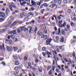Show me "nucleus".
I'll return each instance as SVG.
<instances>
[{"instance_id":"nucleus-1","label":"nucleus","mask_w":76,"mask_h":76,"mask_svg":"<svg viewBox=\"0 0 76 76\" xmlns=\"http://www.w3.org/2000/svg\"><path fill=\"white\" fill-rule=\"evenodd\" d=\"M13 16H11L9 18V19H10L9 20V23L10 24H8V25H7V26H6L5 27H7L8 26H9L11 23H12V22H13Z\"/></svg>"},{"instance_id":"nucleus-2","label":"nucleus","mask_w":76,"mask_h":76,"mask_svg":"<svg viewBox=\"0 0 76 76\" xmlns=\"http://www.w3.org/2000/svg\"><path fill=\"white\" fill-rule=\"evenodd\" d=\"M12 3L13 4L11 5H10L9 6V7H10V9L11 10V11H13V10H12V7L15 9L16 8V6H15V4L13 3V2H12Z\"/></svg>"},{"instance_id":"nucleus-3","label":"nucleus","mask_w":76,"mask_h":76,"mask_svg":"<svg viewBox=\"0 0 76 76\" xmlns=\"http://www.w3.org/2000/svg\"><path fill=\"white\" fill-rule=\"evenodd\" d=\"M51 41H52V39H47L46 41L47 45H50V42H51Z\"/></svg>"},{"instance_id":"nucleus-4","label":"nucleus","mask_w":76,"mask_h":76,"mask_svg":"<svg viewBox=\"0 0 76 76\" xmlns=\"http://www.w3.org/2000/svg\"><path fill=\"white\" fill-rule=\"evenodd\" d=\"M53 56H54V57L55 58L56 62H57V61H58V58H57L56 59V56H57V52H56L55 51V52L53 53Z\"/></svg>"},{"instance_id":"nucleus-5","label":"nucleus","mask_w":76,"mask_h":76,"mask_svg":"<svg viewBox=\"0 0 76 76\" xmlns=\"http://www.w3.org/2000/svg\"><path fill=\"white\" fill-rule=\"evenodd\" d=\"M41 3L40 2H35V4L34 5V7H37V6H39Z\"/></svg>"},{"instance_id":"nucleus-6","label":"nucleus","mask_w":76,"mask_h":76,"mask_svg":"<svg viewBox=\"0 0 76 76\" xmlns=\"http://www.w3.org/2000/svg\"><path fill=\"white\" fill-rule=\"evenodd\" d=\"M48 7V4L46 3H45L44 4H43L41 5L40 6V7L41 9H42L43 7Z\"/></svg>"},{"instance_id":"nucleus-7","label":"nucleus","mask_w":76,"mask_h":76,"mask_svg":"<svg viewBox=\"0 0 76 76\" xmlns=\"http://www.w3.org/2000/svg\"><path fill=\"white\" fill-rule=\"evenodd\" d=\"M0 17H2L4 18H5V13L3 12H0Z\"/></svg>"},{"instance_id":"nucleus-8","label":"nucleus","mask_w":76,"mask_h":76,"mask_svg":"<svg viewBox=\"0 0 76 76\" xmlns=\"http://www.w3.org/2000/svg\"><path fill=\"white\" fill-rule=\"evenodd\" d=\"M18 23V21H16L13 23L12 24L11 26V27H12V26H13L14 25H16Z\"/></svg>"},{"instance_id":"nucleus-9","label":"nucleus","mask_w":76,"mask_h":76,"mask_svg":"<svg viewBox=\"0 0 76 76\" xmlns=\"http://www.w3.org/2000/svg\"><path fill=\"white\" fill-rule=\"evenodd\" d=\"M32 27H31L30 26H28V28H27V31H28V29H29V33H31L32 31Z\"/></svg>"},{"instance_id":"nucleus-10","label":"nucleus","mask_w":76,"mask_h":76,"mask_svg":"<svg viewBox=\"0 0 76 76\" xmlns=\"http://www.w3.org/2000/svg\"><path fill=\"white\" fill-rule=\"evenodd\" d=\"M57 5L56 4H52L50 6V7L51 8H53V7L57 8Z\"/></svg>"},{"instance_id":"nucleus-11","label":"nucleus","mask_w":76,"mask_h":76,"mask_svg":"<svg viewBox=\"0 0 76 76\" xmlns=\"http://www.w3.org/2000/svg\"><path fill=\"white\" fill-rule=\"evenodd\" d=\"M66 22H64L63 24L61 25V28H64L66 26Z\"/></svg>"},{"instance_id":"nucleus-12","label":"nucleus","mask_w":76,"mask_h":76,"mask_svg":"<svg viewBox=\"0 0 76 76\" xmlns=\"http://www.w3.org/2000/svg\"><path fill=\"white\" fill-rule=\"evenodd\" d=\"M61 32V31H60V28H59L58 29V31L56 32V34L57 35H59L60 33Z\"/></svg>"},{"instance_id":"nucleus-13","label":"nucleus","mask_w":76,"mask_h":76,"mask_svg":"<svg viewBox=\"0 0 76 76\" xmlns=\"http://www.w3.org/2000/svg\"><path fill=\"white\" fill-rule=\"evenodd\" d=\"M67 12L68 13H69V14H71L72 12V10H71V9H69L67 10Z\"/></svg>"},{"instance_id":"nucleus-14","label":"nucleus","mask_w":76,"mask_h":76,"mask_svg":"<svg viewBox=\"0 0 76 76\" xmlns=\"http://www.w3.org/2000/svg\"><path fill=\"white\" fill-rule=\"evenodd\" d=\"M7 29L6 28H4V29H2V30H0V32H4L5 31H6Z\"/></svg>"},{"instance_id":"nucleus-15","label":"nucleus","mask_w":76,"mask_h":76,"mask_svg":"<svg viewBox=\"0 0 76 76\" xmlns=\"http://www.w3.org/2000/svg\"><path fill=\"white\" fill-rule=\"evenodd\" d=\"M61 32L62 34H63V35H64V34H65V31L64 29H62L61 31Z\"/></svg>"},{"instance_id":"nucleus-16","label":"nucleus","mask_w":76,"mask_h":76,"mask_svg":"<svg viewBox=\"0 0 76 76\" xmlns=\"http://www.w3.org/2000/svg\"><path fill=\"white\" fill-rule=\"evenodd\" d=\"M9 9L8 8H7L6 11L5 12V13L6 15H8L9 13Z\"/></svg>"},{"instance_id":"nucleus-17","label":"nucleus","mask_w":76,"mask_h":76,"mask_svg":"<svg viewBox=\"0 0 76 76\" xmlns=\"http://www.w3.org/2000/svg\"><path fill=\"white\" fill-rule=\"evenodd\" d=\"M25 26H23L20 27V29L22 31H23V30L24 29H26V28H25Z\"/></svg>"},{"instance_id":"nucleus-18","label":"nucleus","mask_w":76,"mask_h":76,"mask_svg":"<svg viewBox=\"0 0 76 76\" xmlns=\"http://www.w3.org/2000/svg\"><path fill=\"white\" fill-rule=\"evenodd\" d=\"M26 4V3L25 1L23 2L22 3H20V4L21 6H23V5H25V4Z\"/></svg>"},{"instance_id":"nucleus-19","label":"nucleus","mask_w":76,"mask_h":76,"mask_svg":"<svg viewBox=\"0 0 76 76\" xmlns=\"http://www.w3.org/2000/svg\"><path fill=\"white\" fill-rule=\"evenodd\" d=\"M7 49L8 51H11V48L9 46H7Z\"/></svg>"},{"instance_id":"nucleus-20","label":"nucleus","mask_w":76,"mask_h":76,"mask_svg":"<svg viewBox=\"0 0 76 76\" xmlns=\"http://www.w3.org/2000/svg\"><path fill=\"white\" fill-rule=\"evenodd\" d=\"M56 39L57 40V42H59V37L57 36L56 37Z\"/></svg>"},{"instance_id":"nucleus-21","label":"nucleus","mask_w":76,"mask_h":76,"mask_svg":"<svg viewBox=\"0 0 76 76\" xmlns=\"http://www.w3.org/2000/svg\"><path fill=\"white\" fill-rule=\"evenodd\" d=\"M61 42H64V38L63 37H61Z\"/></svg>"},{"instance_id":"nucleus-22","label":"nucleus","mask_w":76,"mask_h":76,"mask_svg":"<svg viewBox=\"0 0 76 76\" xmlns=\"http://www.w3.org/2000/svg\"><path fill=\"white\" fill-rule=\"evenodd\" d=\"M13 58H15V59H16V60H18V55L14 56Z\"/></svg>"},{"instance_id":"nucleus-23","label":"nucleus","mask_w":76,"mask_h":76,"mask_svg":"<svg viewBox=\"0 0 76 76\" xmlns=\"http://www.w3.org/2000/svg\"><path fill=\"white\" fill-rule=\"evenodd\" d=\"M31 3L32 4L35 6V1H33V0H31Z\"/></svg>"},{"instance_id":"nucleus-24","label":"nucleus","mask_w":76,"mask_h":76,"mask_svg":"<svg viewBox=\"0 0 76 76\" xmlns=\"http://www.w3.org/2000/svg\"><path fill=\"white\" fill-rule=\"evenodd\" d=\"M64 59L65 61V62H66V63H67V62H69V60H67V58H65Z\"/></svg>"},{"instance_id":"nucleus-25","label":"nucleus","mask_w":76,"mask_h":76,"mask_svg":"<svg viewBox=\"0 0 76 76\" xmlns=\"http://www.w3.org/2000/svg\"><path fill=\"white\" fill-rule=\"evenodd\" d=\"M17 31L18 34H19V33L20 32V29L18 28L17 29Z\"/></svg>"},{"instance_id":"nucleus-26","label":"nucleus","mask_w":76,"mask_h":76,"mask_svg":"<svg viewBox=\"0 0 76 76\" xmlns=\"http://www.w3.org/2000/svg\"><path fill=\"white\" fill-rule=\"evenodd\" d=\"M70 24H68L66 25V28L68 29H69L70 28Z\"/></svg>"},{"instance_id":"nucleus-27","label":"nucleus","mask_w":76,"mask_h":76,"mask_svg":"<svg viewBox=\"0 0 76 76\" xmlns=\"http://www.w3.org/2000/svg\"><path fill=\"white\" fill-rule=\"evenodd\" d=\"M9 44H12L13 43V42H12V40H9Z\"/></svg>"},{"instance_id":"nucleus-28","label":"nucleus","mask_w":76,"mask_h":76,"mask_svg":"<svg viewBox=\"0 0 76 76\" xmlns=\"http://www.w3.org/2000/svg\"><path fill=\"white\" fill-rule=\"evenodd\" d=\"M34 10V8L31 7V8L29 9V11H30V12H31L32 11V10Z\"/></svg>"},{"instance_id":"nucleus-29","label":"nucleus","mask_w":76,"mask_h":76,"mask_svg":"<svg viewBox=\"0 0 76 76\" xmlns=\"http://www.w3.org/2000/svg\"><path fill=\"white\" fill-rule=\"evenodd\" d=\"M12 34H13V35L16 34V30H14L13 31H12Z\"/></svg>"},{"instance_id":"nucleus-30","label":"nucleus","mask_w":76,"mask_h":76,"mask_svg":"<svg viewBox=\"0 0 76 76\" xmlns=\"http://www.w3.org/2000/svg\"><path fill=\"white\" fill-rule=\"evenodd\" d=\"M38 70L40 72H42V69L39 68L38 69Z\"/></svg>"},{"instance_id":"nucleus-31","label":"nucleus","mask_w":76,"mask_h":76,"mask_svg":"<svg viewBox=\"0 0 76 76\" xmlns=\"http://www.w3.org/2000/svg\"><path fill=\"white\" fill-rule=\"evenodd\" d=\"M28 15H31V16H33V15H34V13L30 12L28 14Z\"/></svg>"},{"instance_id":"nucleus-32","label":"nucleus","mask_w":76,"mask_h":76,"mask_svg":"<svg viewBox=\"0 0 76 76\" xmlns=\"http://www.w3.org/2000/svg\"><path fill=\"white\" fill-rule=\"evenodd\" d=\"M15 65H19V62L18 61H16L15 62Z\"/></svg>"},{"instance_id":"nucleus-33","label":"nucleus","mask_w":76,"mask_h":76,"mask_svg":"<svg viewBox=\"0 0 76 76\" xmlns=\"http://www.w3.org/2000/svg\"><path fill=\"white\" fill-rule=\"evenodd\" d=\"M8 34H12V31L11 30H9L8 31Z\"/></svg>"},{"instance_id":"nucleus-34","label":"nucleus","mask_w":76,"mask_h":76,"mask_svg":"<svg viewBox=\"0 0 76 76\" xmlns=\"http://www.w3.org/2000/svg\"><path fill=\"white\" fill-rule=\"evenodd\" d=\"M63 3L65 4L67 3V0H64L63 1Z\"/></svg>"},{"instance_id":"nucleus-35","label":"nucleus","mask_w":76,"mask_h":76,"mask_svg":"<svg viewBox=\"0 0 76 76\" xmlns=\"http://www.w3.org/2000/svg\"><path fill=\"white\" fill-rule=\"evenodd\" d=\"M58 23L60 24V25H61L62 23H63V21L62 20H60V21H58Z\"/></svg>"},{"instance_id":"nucleus-36","label":"nucleus","mask_w":76,"mask_h":76,"mask_svg":"<svg viewBox=\"0 0 76 76\" xmlns=\"http://www.w3.org/2000/svg\"><path fill=\"white\" fill-rule=\"evenodd\" d=\"M37 34H38V35H42V32L39 31L38 32Z\"/></svg>"},{"instance_id":"nucleus-37","label":"nucleus","mask_w":76,"mask_h":76,"mask_svg":"<svg viewBox=\"0 0 76 76\" xmlns=\"http://www.w3.org/2000/svg\"><path fill=\"white\" fill-rule=\"evenodd\" d=\"M13 48H14V50H16V51H17V50H18V48H17L16 47H13Z\"/></svg>"},{"instance_id":"nucleus-38","label":"nucleus","mask_w":76,"mask_h":76,"mask_svg":"<svg viewBox=\"0 0 76 76\" xmlns=\"http://www.w3.org/2000/svg\"><path fill=\"white\" fill-rule=\"evenodd\" d=\"M15 36L14 35H11V38L12 39H15Z\"/></svg>"},{"instance_id":"nucleus-39","label":"nucleus","mask_w":76,"mask_h":76,"mask_svg":"<svg viewBox=\"0 0 76 76\" xmlns=\"http://www.w3.org/2000/svg\"><path fill=\"white\" fill-rule=\"evenodd\" d=\"M42 50L43 51H45V50H46V48L45 47H43L42 48Z\"/></svg>"},{"instance_id":"nucleus-40","label":"nucleus","mask_w":76,"mask_h":76,"mask_svg":"<svg viewBox=\"0 0 76 76\" xmlns=\"http://www.w3.org/2000/svg\"><path fill=\"white\" fill-rule=\"evenodd\" d=\"M58 3L59 4H60L61 3V0H58Z\"/></svg>"},{"instance_id":"nucleus-41","label":"nucleus","mask_w":76,"mask_h":76,"mask_svg":"<svg viewBox=\"0 0 76 76\" xmlns=\"http://www.w3.org/2000/svg\"><path fill=\"white\" fill-rule=\"evenodd\" d=\"M47 54H48V55H49V54H50V55H52V54H51V53L50 52H49L48 51H47Z\"/></svg>"},{"instance_id":"nucleus-42","label":"nucleus","mask_w":76,"mask_h":76,"mask_svg":"<svg viewBox=\"0 0 76 76\" xmlns=\"http://www.w3.org/2000/svg\"><path fill=\"white\" fill-rule=\"evenodd\" d=\"M23 16V14L22 13L21 14L20 16V18H22Z\"/></svg>"},{"instance_id":"nucleus-43","label":"nucleus","mask_w":76,"mask_h":76,"mask_svg":"<svg viewBox=\"0 0 76 76\" xmlns=\"http://www.w3.org/2000/svg\"><path fill=\"white\" fill-rule=\"evenodd\" d=\"M43 38H44L45 39H46L47 38V35H45Z\"/></svg>"},{"instance_id":"nucleus-44","label":"nucleus","mask_w":76,"mask_h":76,"mask_svg":"<svg viewBox=\"0 0 76 76\" xmlns=\"http://www.w3.org/2000/svg\"><path fill=\"white\" fill-rule=\"evenodd\" d=\"M47 33V30H45L44 31V33L45 34H46Z\"/></svg>"},{"instance_id":"nucleus-45","label":"nucleus","mask_w":76,"mask_h":76,"mask_svg":"<svg viewBox=\"0 0 76 76\" xmlns=\"http://www.w3.org/2000/svg\"><path fill=\"white\" fill-rule=\"evenodd\" d=\"M66 20L67 22H70V20L68 18L66 19Z\"/></svg>"},{"instance_id":"nucleus-46","label":"nucleus","mask_w":76,"mask_h":76,"mask_svg":"<svg viewBox=\"0 0 76 76\" xmlns=\"http://www.w3.org/2000/svg\"><path fill=\"white\" fill-rule=\"evenodd\" d=\"M38 22H42V20L41 19H39L38 20Z\"/></svg>"},{"instance_id":"nucleus-47","label":"nucleus","mask_w":76,"mask_h":76,"mask_svg":"<svg viewBox=\"0 0 76 76\" xmlns=\"http://www.w3.org/2000/svg\"><path fill=\"white\" fill-rule=\"evenodd\" d=\"M49 75H51L52 74V71L51 70H50L49 72Z\"/></svg>"},{"instance_id":"nucleus-48","label":"nucleus","mask_w":76,"mask_h":76,"mask_svg":"<svg viewBox=\"0 0 76 76\" xmlns=\"http://www.w3.org/2000/svg\"><path fill=\"white\" fill-rule=\"evenodd\" d=\"M14 40L15 42H17L18 41V39L17 38H15L14 39Z\"/></svg>"},{"instance_id":"nucleus-49","label":"nucleus","mask_w":76,"mask_h":76,"mask_svg":"<svg viewBox=\"0 0 76 76\" xmlns=\"http://www.w3.org/2000/svg\"><path fill=\"white\" fill-rule=\"evenodd\" d=\"M71 25L72 26H74V23L72 22H71Z\"/></svg>"},{"instance_id":"nucleus-50","label":"nucleus","mask_w":76,"mask_h":76,"mask_svg":"<svg viewBox=\"0 0 76 76\" xmlns=\"http://www.w3.org/2000/svg\"><path fill=\"white\" fill-rule=\"evenodd\" d=\"M51 66H49L47 68V70H50V69H51Z\"/></svg>"},{"instance_id":"nucleus-51","label":"nucleus","mask_w":76,"mask_h":76,"mask_svg":"<svg viewBox=\"0 0 76 76\" xmlns=\"http://www.w3.org/2000/svg\"><path fill=\"white\" fill-rule=\"evenodd\" d=\"M57 18L59 20H60V19H61V17H60V16H58Z\"/></svg>"},{"instance_id":"nucleus-52","label":"nucleus","mask_w":76,"mask_h":76,"mask_svg":"<svg viewBox=\"0 0 76 76\" xmlns=\"http://www.w3.org/2000/svg\"><path fill=\"white\" fill-rule=\"evenodd\" d=\"M35 61L36 63H38V61H39V60H38V59L36 58V60Z\"/></svg>"},{"instance_id":"nucleus-53","label":"nucleus","mask_w":76,"mask_h":76,"mask_svg":"<svg viewBox=\"0 0 76 76\" xmlns=\"http://www.w3.org/2000/svg\"><path fill=\"white\" fill-rule=\"evenodd\" d=\"M24 60L25 61H26V60H28V58H27V57H24Z\"/></svg>"},{"instance_id":"nucleus-54","label":"nucleus","mask_w":76,"mask_h":76,"mask_svg":"<svg viewBox=\"0 0 76 76\" xmlns=\"http://www.w3.org/2000/svg\"><path fill=\"white\" fill-rule=\"evenodd\" d=\"M54 29H55V31H57V27H56V26L55 27V28H54Z\"/></svg>"},{"instance_id":"nucleus-55","label":"nucleus","mask_w":76,"mask_h":76,"mask_svg":"<svg viewBox=\"0 0 76 76\" xmlns=\"http://www.w3.org/2000/svg\"><path fill=\"white\" fill-rule=\"evenodd\" d=\"M32 70L34 72H35L36 71V69L35 68H33Z\"/></svg>"},{"instance_id":"nucleus-56","label":"nucleus","mask_w":76,"mask_h":76,"mask_svg":"<svg viewBox=\"0 0 76 76\" xmlns=\"http://www.w3.org/2000/svg\"><path fill=\"white\" fill-rule=\"evenodd\" d=\"M2 64H3L4 66L5 64H6L5 63V62H4V61H2Z\"/></svg>"},{"instance_id":"nucleus-57","label":"nucleus","mask_w":76,"mask_h":76,"mask_svg":"<svg viewBox=\"0 0 76 76\" xmlns=\"http://www.w3.org/2000/svg\"><path fill=\"white\" fill-rule=\"evenodd\" d=\"M18 69V67H15L14 69L15 70H17Z\"/></svg>"},{"instance_id":"nucleus-58","label":"nucleus","mask_w":76,"mask_h":76,"mask_svg":"<svg viewBox=\"0 0 76 76\" xmlns=\"http://www.w3.org/2000/svg\"><path fill=\"white\" fill-rule=\"evenodd\" d=\"M3 19L2 18H0V22H2V21H3Z\"/></svg>"},{"instance_id":"nucleus-59","label":"nucleus","mask_w":76,"mask_h":76,"mask_svg":"<svg viewBox=\"0 0 76 76\" xmlns=\"http://www.w3.org/2000/svg\"><path fill=\"white\" fill-rule=\"evenodd\" d=\"M18 73H18L17 72H14V75H17Z\"/></svg>"},{"instance_id":"nucleus-60","label":"nucleus","mask_w":76,"mask_h":76,"mask_svg":"<svg viewBox=\"0 0 76 76\" xmlns=\"http://www.w3.org/2000/svg\"><path fill=\"white\" fill-rule=\"evenodd\" d=\"M42 54H43L44 57H45V53L44 52H43L42 53Z\"/></svg>"},{"instance_id":"nucleus-61","label":"nucleus","mask_w":76,"mask_h":76,"mask_svg":"<svg viewBox=\"0 0 76 76\" xmlns=\"http://www.w3.org/2000/svg\"><path fill=\"white\" fill-rule=\"evenodd\" d=\"M22 50L21 49H19L18 51V53H20L21 52Z\"/></svg>"},{"instance_id":"nucleus-62","label":"nucleus","mask_w":76,"mask_h":76,"mask_svg":"<svg viewBox=\"0 0 76 76\" xmlns=\"http://www.w3.org/2000/svg\"><path fill=\"white\" fill-rule=\"evenodd\" d=\"M31 23H33V24H34V23H35V21L34 20H33L31 21Z\"/></svg>"},{"instance_id":"nucleus-63","label":"nucleus","mask_w":76,"mask_h":76,"mask_svg":"<svg viewBox=\"0 0 76 76\" xmlns=\"http://www.w3.org/2000/svg\"><path fill=\"white\" fill-rule=\"evenodd\" d=\"M71 42L72 43H73V42H75V40H72L71 41Z\"/></svg>"},{"instance_id":"nucleus-64","label":"nucleus","mask_w":76,"mask_h":76,"mask_svg":"<svg viewBox=\"0 0 76 76\" xmlns=\"http://www.w3.org/2000/svg\"><path fill=\"white\" fill-rule=\"evenodd\" d=\"M56 51L58 53H59V52H60L59 50H58V48L56 49Z\"/></svg>"}]
</instances>
